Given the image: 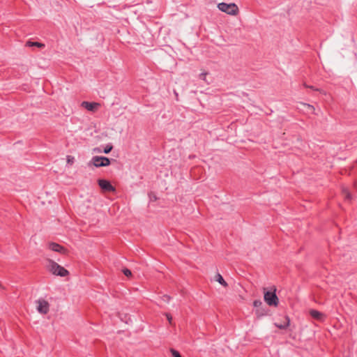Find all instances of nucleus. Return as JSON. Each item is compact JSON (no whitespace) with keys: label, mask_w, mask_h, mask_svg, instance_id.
<instances>
[{"label":"nucleus","mask_w":357,"mask_h":357,"mask_svg":"<svg viewBox=\"0 0 357 357\" xmlns=\"http://www.w3.org/2000/svg\"><path fill=\"white\" fill-rule=\"evenodd\" d=\"M48 261H49L48 270L53 275L61 276V277H66L69 275V271L67 269H66L64 267L60 266L54 261H53L52 259H48Z\"/></svg>","instance_id":"f257e3e1"},{"label":"nucleus","mask_w":357,"mask_h":357,"mask_svg":"<svg viewBox=\"0 0 357 357\" xmlns=\"http://www.w3.org/2000/svg\"><path fill=\"white\" fill-rule=\"evenodd\" d=\"M264 299L269 306L277 307L279 304V298L276 295V288L273 287V291H266L264 289Z\"/></svg>","instance_id":"f03ea898"},{"label":"nucleus","mask_w":357,"mask_h":357,"mask_svg":"<svg viewBox=\"0 0 357 357\" xmlns=\"http://www.w3.org/2000/svg\"><path fill=\"white\" fill-rule=\"evenodd\" d=\"M218 8L220 10L231 15H237L239 13L238 7L234 3H219L218 4Z\"/></svg>","instance_id":"7ed1b4c3"},{"label":"nucleus","mask_w":357,"mask_h":357,"mask_svg":"<svg viewBox=\"0 0 357 357\" xmlns=\"http://www.w3.org/2000/svg\"><path fill=\"white\" fill-rule=\"evenodd\" d=\"M95 167H101L109 166L111 163L110 159L105 156H94L91 161Z\"/></svg>","instance_id":"20e7f679"},{"label":"nucleus","mask_w":357,"mask_h":357,"mask_svg":"<svg viewBox=\"0 0 357 357\" xmlns=\"http://www.w3.org/2000/svg\"><path fill=\"white\" fill-rule=\"evenodd\" d=\"M98 183L102 191L110 192L116 191V188L111 183L105 179H98Z\"/></svg>","instance_id":"39448f33"},{"label":"nucleus","mask_w":357,"mask_h":357,"mask_svg":"<svg viewBox=\"0 0 357 357\" xmlns=\"http://www.w3.org/2000/svg\"><path fill=\"white\" fill-rule=\"evenodd\" d=\"M48 247L52 251L59 252L63 255H68V250L67 248L56 243H50Z\"/></svg>","instance_id":"423d86ee"},{"label":"nucleus","mask_w":357,"mask_h":357,"mask_svg":"<svg viewBox=\"0 0 357 357\" xmlns=\"http://www.w3.org/2000/svg\"><path fill=\"white\" fill-rule=\"evenodd\" d=\"M49 303L45 300H39L38 310L40 313L46 314L49 312Z\"/></svg>","instance_id":"0eeeda50"},{"label":"nucleus","mask_w":357,"mask_h":357,"mask_svg":"<svg viewBox=\"0 0 357 357\" xmlns=\"http://www.w3.org/2000/svg\"><path fill=\"white\" fill-rule=\"evenodd\" d=\"M81 105L89 111L95 112L100 106V104L94 102H90L87 101H83Z\"/></svg>","instance_id":"6e6552de"},{"label":"nucleus","mask_w":357,"mask_h":357,"mask_svg":"<svg viewBox=\"0 0 357 357\" xmlns=\"http://www.w3.org/2000/svg\"><path fill=\"white\" fill-rule=\"evenodd\" d=\"M284 321L281 323H275L274 325L280 329H286L290 325V319L289 316L285 315L284 317Z\"/></svg>","instance_id":"1a4fd4ad"},{"label":"nucleus","mask_w":357,"mask_h":357,"mask_svg":"<svg viewBox=\"0 0 357 357\" xmlns=\"http://www.w3.org/2000/svg\"><path fill=\"white\" fill-rule=\"evenodd\" d=\"M310 316L316 320L322 321L324 318V314L316 310H311L310 311Z\"/></svg>","instance_id":"9d476101"},{"label":"nucleus","mask_w":357,"mask_h":357,"mask_svg":"<svg viewBox=\"0 0 357 357\" xmlns=\"http://www.w3.org/2000/svg\"><path fill=\"white\" fill-rule=\"evenodd\" d=\"M26 47H37L39 48H43L45 47V44L39 43V42H32L31 40H28L26 43Z\"/></svg>","instance_id":"9b49d317"},{"label":"nucleus","mask_w":357,"mask_h":357,"mask_svg":"<svg viewBox=\"0 0 357 357\" xmlns=\"http://www.w3.org/2000/svg\"><path fill=\"white\" fill-rule=\"evenodd\" d=\"M216 281H218L220 284H222L225 287H228L227 282L224 280L222 276L220 273H217L215 275Z\"/></svg>","instance_id":"f8f14e48"},{"label":"nucleus","mask_w":357,"mask_h":357,"mask_svg":"<svg viewBox=\"0 0 357 357\" xmlns=\"http://www.w3.org/2000/svg\"><path fill=\"white\" fill-rule=\"evenodd\" d=\"M342 194L345 196V199L348 201H351V194L349 192V190L347 188L343 187L342 189Z\"/></svg>","instance_id":"ddd939ff"},{"label":"nucleus","mask_w":357,"mask_h":357,"mask_svg":"<svg viewBox=\"0 0 357 357\" xmlns=\"http://www.w3.org/2000/svg\"><path fill=\"white\" fill-rule=\"evenodd\" d=\"M301 104H302L305 107H307V108L310 110V112H312V113H314V112L315 109H314V107L312 105H310V104H307V103H301Z\"/></svg>","instance_id":"4468645a"},{"label":"nucleus","mask_w":357,"mask_h":357,"mask_svg":"<svg viewBox=\"0 0 357 357\" xmlns=\"http://www.w3.org/2000/svg\"><path fill=\"white\" fill-rule=\"evenodd\" d=\"M112 149H113V146L112 144H107L105 147V149L103 150V152L105 153H110L112 151Z\"/></svg>","instance_id":"2eb2a0df"},{"label":"nucleus","mask_w":357,"mask_h":357,"mask_svg":"<svg viewBox=\"0 0 357 357\" xmlns=\"http://www.w3.org/2000/svg\"><path fill=\"white\" fill-rule=\"evenodd\" d=\"M122 272H123V274H124L126 277H128V278H129V277H131V276H132V272H131V271H130V270H129V269H128V268H123V269L122 270Z\"/></svg>","instance_id":"dca6fc26"},{"label":"nucleus","mask_w":357,"mask_h":357,"mask_svg":"<svg viewBox=\"0 0 357 357\" xmlns=\"http://www.w3.org/2000/svg\"><path fill=\"white\" fill-rule=\"evenodd\" d=\"M170 351L173 357H182L180 353L174 349H171Z\"/></svg>","instance_id":"f3484780"},{"label":"nucleus","mask_w":357,"mask_h":357,"mask_svg":"<svg viewBox=\"0 0 357 357\" xmlns=\"http://www.w3.org/2000/svg\"><path fill=\"white\" fill-rule=\"evenodd\" d=\"M262 305V302L260 300H255L253 302V305L255 307H258Z\"/></svg>","instance_id":"a211bd4d"},{"label":"nucleus","mask_w":357,"mask_h":357,"mask_svg":"<svg viewBox=\"0 0 357 357\" xmlns=\"http://www.w3.org/2000/svg\"><path fill=\"white\" fill-rule=\"evenodd\" d=\"M309 89H312L313 91H319L320 93H324L325 94L324 91L322 89L316 88L314 86L310 85Z\"/></svg>","instance_id":"6ab92c4d"},{"label":"nucleus","mask_w":357,"mask_h":357,"mask_svg":"<svg viewBox=\"0 0 357 357\" xmlns=\"http://www.w3.org/2000/svg\"><path fill=\"white\" fill-rule=\"evenodd\" d=\"M67 162L69 164H73L74 162V158L70 155L67 156Z\"/></svg>","instance_id":"aec40b11"},{"label":"nucleus","mask_w":357,"mask_h":357,"mask_svg":"<svg viewBox=\"0 0 357 357\" xmlns=\"http://www.w3.org/2000/svg\"><path fill=\"white\" fill-rule=\"evenodd\" d=\"M256 314L258 317H260L261 316H264L266 314V312H263L262 311H260L259 310H256Z\"/></svg>","instance_id":"412c9836"},{"label":"nucleus","mask_w":357,"mask_h":357,"mask_svg":"<svg viewBox=\"0 0 357 357\" xmlns=\"http://www.w3.org/2000/svg\"><path fill=\"white\" fill-rule=\"evenodd\" d=\"M165 316H166V317H167V320H168L169 323L170 324H172V317L171 314H169V313H165Z\"/></svg>","instance_id":"4be33fe9"},{"label":"nucleus","mask_w":357,"mask_h":357,"mask_svg":"<svg viewBox=\"0 0 357 357\" xmlns=\"http://www.w3.org/2000/svg\"><path fill=\"white\" fill-rule=\"evenodd\" d=\"M207 75H208L207 72L202 73L199 75V78L203 79V80H206V77Z\"/></svg>","instance_id":"5701e85b"},{"label":"nucleus","mask_w":357,"mask_h":357,"mask_svg":"<svg viewBox=\"0 0 357 357\" xmlns=\"http://www.w3.org/2000/svg\"><path fill=\"white\" fill-rule=\"evenodd\" d=\"M170 298H171V297L168 295H164L162 296L163 301H167V302H168L170 300Z\"/></svg>","instance_id":"b1692460"},{"label":"nucleus","mask_w":357,"mask_h":357,"mask_svg":"<svg viewBox=\"0 0 357 357\" xmlns=\"http://www.w3.org/2000/svg\"><path fill=\"white\" fill-rule=\"evenodd\" d=\"M354 188L355 189H356V190H357V181H355V182L354 183Z\"/></svg>","instance_id":"393cba45"},{"label":"nucleus","mask_w":357,"mask_h":357,"mask_svg":"<svg viewBox=\"0 0 357 357\" xmlns=\"http://www.w3.org/2000/svg\"><path fill=\"white\" fill-rule=\"evenodd\" d=\"M94 151H97V152H98V153L102 152V151H101L100 149H94Z\"/></svg>","instance_id":"a878e982"},{"label":"nucleus","mask_w":357,"mask_h":357,"mask_svg":"<svg viewBox=\"0 0 357 357\" xmlns=\"http://www.w3.org/2000/svg\"><path fill=\"white\" fill-rule=\"evenodd\" d=\"M303 86L305 87V88H309L310 85H307L306 83H304L303 84Z\"/></svg>","instance_id":"bb28decb"},{"label":"nucleus","mask_w":357,"mask_h":357,"mask_svg":"<svg viewBox=\"0 0 357 357\" xmlns=\"http://www.w3.org/2000/svg\"><path fill=\"white\" fill-rule=\"evenodd\" d=\"M174 93H175V96H176V100H178V93H177L176 91H174Z\"/></svg>","instance_id":"cd10ccee"}]
</instances>
